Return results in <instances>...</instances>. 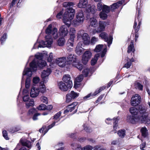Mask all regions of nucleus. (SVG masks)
<instances>
[{"label": "nucleus", "instance_id": "1", "mask_svg": "<svg viewBox=\"0 0 150 150\" xmlns=\"http://www.w3.org/2000/svg\"><path fill=\"white\" fill-rule=\"evenodd\" d=\"M75 10L71 8H67L64 14L62 20L65 25H62L59 29L60 35L65 37L68 34V30L70 27L71 20L74 18L75 15Z\"/></svg>", "mask_w": 150, "mask_h": 150}, {"label": "nucleus", "instance_id": "2", "mask_svg": "<svg viewBox=\"0 0 150 150\" xmlns=\"http://www.w3.org/2000/svg\"><path fill=\"white\" fill-rule=\"evenodd\" d=\"M142 20V16L141 15L140 9L137 10V15L135 17V19L133 26V29L135 31V40L136 42L139 37L138 32L140 28Z\"/></svg>", "mask_w": 150, "mask_h": 150}, {"label": "nucleus", "instance_id": "3", "mask_svg": "<svg viewBox=\"0 0 150 150\" xmlns=\"http://www.w3.org/2000/svg\"><path fill=\"white\" fill-rule=\"evenodd\" d=\"M67 64L70 65L72 64V66L76 68L80 71H81L83 68V65L80 62H76V56L74 54H69L67 57Z\"/></svg>", "mask_w": 150, "mask_h": 150}, {"label": "nucleus", "instance_id": "4", "mask_svg": "<svg viewBox=\"0 0 150 150\" xmlns=\"http://www.w3.org/2000/svg\"><path fill=\"white\" fill-rule=\"evenodd\" d=\"M30 68H27L24 71L23 74V76L27 75L29 72H31L32 71H36L38 67V61L33 60L30 63ZM32 75V73H31L30 76H31Z\"/></svg>", "mask_w": 150, "mask_h": 150}, {"label": "nucleus", "instance_id": "5", "mask_svg": "<svg viewBox=\"0 0 150 150\" xmlns=\"http://www.w3.org/2000/svg\"><path fill=\"white\" fill-rule=\"evenodd\" d=\"M85 16L83 12L82 11H80L76 13V20L73 22L74 26L78 25L80 23H83L85 20Z\"/></svg>", "mask_w": 150, "mask_h": 150}, {"label": "nucleus", "instance_id": "6", "mask_svg": "<svg viewBox=\"0 0 150 150\" xmlns=\"http://www.w3.org/2000/svg\"><path fill=\"white\" fill-rule=\"evenodd\" d=\"M79 95V93H76L73 91H71L70 93L66 95V102L69 103L73 101L78 97Z\"/></svg>", "mask_w": 150, "mask_h": 150}, {"label": "nucleus", "instance_id": "7", "mask_svg": "<svg viewBox=\"0 0 150 150\" xmlns=\"http://www.w3.org/2000/svg\"><path fill=\"white\" fill-rule=\"evenodd\" d=\"M141 101V97L137 94H136L133 96L131 100V104L133 106L138 105Z\"/></svg>", "mask_w": 150, "mask_h": 150}, {"label": "nucleus", "instance_id": "8", "mask_svg": "<svg viewBox=\"0 0 150 150\" xmlns=\"http://www.w3.org/2000/svg\"><path fill=\"white\" fill-rule=\"evenodd\" d=\"M139 120H140L139 117L137 116L128 115L127 116L126 120L127 122L133 124H135L138 122Z\"/></svg>", "mask_w": 150, "mask_h": 150}, {"label": "nucleus", "instance_id": "9", "mask_svg": "<svg viewBox=\"0 0 150 150\" xmlns=\"http://www.w3.org/2000/svg\"><path fill=\"white\" fill-rule=\"evenodd\" d=\"M92 56L91 52L89 50L86 51L82 55V62L84 64H86L88 62L89 59Z\"/></svg>", "mask_w": 150, "mask_h": 150}, {"label": "nucleus", "instance_id": "10", "mask_svg": "<svg viewBox=\"0 0 150 150\" xmlns=\"http://www.w3.org/2000/svg\"><path fill=\"white\" fill-rule=\"evenodd\" d=\"M99 26L97 28V32L98 33H101L105 30V27L109 25L108 22L105 21H99L98 23Z\"/></svg>", "mask_w": 150, "mask_h": 150}, {"label": "nucleus", "instance_id": "11", "mask_svg": "<svg viewBox=\"0 0 150 150\" xmlns=\"http://www.w3.org/2000/svg\"><path fill=\"white\" fill-rule=\"evenodd\" d=\"M63 82L68 85L70 88H71L73 86L72 82L71 80V77L69 74L64 75L62 78Z\"/></svg>", "mask_w": 150, "mask_h": 150}, {"label": "nucleus", "instance_id": "12", "mask_svg": "<svg viewBox=\"0 0 150 150\" xmlns=\"http://www.w3.org/2000/svg\"><path fill=\"white\" fill-rule=\"evenodd\" d=\"M66 58L64 57L59 58L56 59V62L58 65L61 67H64L67 64V62L66 61Z\"/></svg>", "mask_w": 150, "mask_h": 150}, {"label": "nucleus", "instance_id": "13", "mask_svg": "<svg viewBox=\"0 0 150 150\" xmlns=\"http://www.w3.org/2000/svg\"><path fill=\"white\" fill-rule=\"evenodd\" d=\"M138 110H139V112L140 113L139 117L140 119L144 116L146 117V115H147L146 112V110L144 106H142L140 105L137 107Z\"/></svg>", "mask_w": 150, "mask_h": 150}, {"label": "nucleus", "instance_id": "14", "mask_svg": "<svg viewBox=\"0 0 150 150\" xmlns=\"http://www.w3.org/2000/svg\"><path fill=\"white\" fill-rule=\"evenodd\" d=\"M83 43L85 45H89L90 43V38L87 33L81 34Z\"/></svg>", "mask_w": 150, "mask_h": 150}, {"label": "nucleus", "instance_id": "15", "mask_svg": "<svg viewBox=\"0 0 150 150\" xmlns=\"http://www.w3.org/2000/svg\"><path fill=\"white\" fill-rule=\"evenodd\" d=\"M58 86L59 89L62 91H66L68 90V89H70L69 87L68 86V85L62 81H60L58 84Z\"/></svg>", "mask_w": 150, "mask_h": 150}, {"label": "nucleus", "instance_id": "16", "mask_svg": "<svg viewBox=\"0 0 150 150\" xmlns=\"http://www.w3.org/2000/svg\"><path fill=\"white\" fill-rule=\"evenodd\" d=\"M113 121V129L114 130H115L117 129V127L118 126V120L117 118L114 117L113 118V119H111L110 118H108L106 119L105 120V122L106 123L108 124H110L109 123L107 122V121Z\"/></svg>", "mask_w": 150, "mask_h": 150}, {"label": "nucleus", "instance_id": "17", "mask_svg": "<svg viewBox=\"0 0 150 150\" xmlns=\"http://www.w3.org/2000/svg\"><path fill=\"white\" fill-rule=\"evenodd\" d=\"M89 26L91 27L96 28L98 26V21L96 19L94 18H89Z\"/></svg>", "mask_w": 150, "mask_h": 150}, {"label": "nucleus", "instance_id": "18", "mask_svg": "<svg viewBox=\"0 0 150 150\" xmlns=\"http://www.w3.org/2000/svg\"><path fill=\"white\" fill-rule=\"evenodd\" d=\"M20 142L23 146H25L29 149H30L32 147L31 142L29 141L24 140L23 139H21Z\"/></svg>", "mask_w": 150, "mask_h": 150}, {"label": "nucleus", "instance_id": "19", "mask_svg": "<svg viewBox=\"0 0 150 150\" xmlns=\"http://www.w3.org/2000/svg\"><path fill=\"white\" fill-rule=\"evenodd\" d=\"M122 4V1H120L115 3L110 6V9L112 12L115 11L116 9L118 8Z\"/></svg>", "mask_w": 150, "mask_h": 150}, {"label": "nucleus", "instance_id": "20", "mask_svg": "<svg viewBox=\"0 0 150 150\" xmlns=\"http://www.w3.org/2000/svg\"><path fill=\"white\" fill-rule=\"evenodd\" d=\"M135 49L134 45V41L132 40L130 42V44L127 48V52L128 53L132 52L134 54Z\"/></svg>", "mask_w": 150, "mask_h": 150}, {"label": "nucleus", "instance_id": "21", "mask_svg": "<svg viewBox=\"0 0 150 150\" xmlns=\"http://www.w3.org/2000/svg\"><path fill=\"white\" fill-rule=\"evenodd\" d=\"M38 91L37 88L33 87L31 89L30 93V96L32 98H35L38 95Z\"/></svg>", "mask_w": 150, "mask_h": 150}, {"label": "nucleus", "instance_id": "22", "mask_svg": "<svg viewBox=\"0 0 150 150\" xmlns=\"http://www.w3.org/2000/svg\"><path fill=\"white\" fill-rule=\"evenodd\" d=\"M49 75V74L47 73L45 70H43L41 76L44 83H46L47 81V79L48 78V76Z\"/></svg>", "mask_w": 150, "mask_h": 150}, {"label": "nucleus", "instance_id": "23", "mask_svg": "<svg viewBox=\"0 0 150 150\" xmlns=\"http://www.w3.org/2000/svg\"><path fill=\"white\" fill-rule=\"evenodd\" d=\"M96 7L94 5L88 6V7H87L86 9V11L88 13H91L92 14L95 13L96 11Z\"/></svg>", "mask_w": 150, "mask_h": 150}, {"label": "nucleus", "instance_id": "24", "mask_svg": "<svg viewBox=\"0 0 150 150\" xmlns=\"http://www.w3.org/2000/svg\"><path fill=\"white\" fill-rule=\"evenodd\" d=\"M21 130V127L19 125H16L10 128L8 131L12 133H14Z\"/></svg>", "mask_w": 150, "mask_h": 150}, {"label": "nucleus", "instance_id": "25", "mask_svg": "<svg viewBox=\"0 0 150 150\" xmlns=\"http://www.w3.org/2000/svg\"><path fill=\"white\" fill-rule=\"evenodd\" d=\"M88 3L87 0H80L78 6L79 8H85L87 6Z\"/></svg>", "mask_w": 150, "mask_h": 150}, {"label": "nucleus", "instance_id": "26", "mask_svg": "<svg viewBox=\"0 0 150 150\" xmlns=\"http://www.w3.org/2000/svg\"><path fill=\"white\" fill-rule=\"evenodd\" d=\"M140 132L142 137L144 138L148 136V130L145 127H142L140 130Z\"/></svg>", "mask_w": 150, "mask_h": 150}, {"label": "nucleus", "instance_id": "27", "mask_svg": "<svg viewBox=\"0 0 150 150\" xmlns=\"http://www.w3.org/2000/svg\"><path fill=\"white\" fill-rule=\"evenodd\" d=\"M129 111L132 115L135 116H137L139 112V110H138L137 108L135 107L130 108Z\"/></svg>", "mask_w": 150, "mask_h": 150}, {"label": "nucleus", "instance_id": "28", "mask_svg": "<svg viewBox=\"0 0 150 150\" xmlns=\"http://www.w3.org/2000/svg\"><path fill=\"white\" fill-rule=\"evenodd\" d=\"M46 41L44 43H46V44L49 46H51L53 40L51 36L49 35H46L45 37Z\"/></svg>", "mask_w": 150, "mask_h": 150}, {"label": "nucleus", "instance_id": "29", "mask_svg": "<svg viewBox=\"0 0 150 150\" xmlns=\"http://www.w3.org/2000/svg\"><path fill=\"white\" fill-rule=\"evenodd\" d=\"M100 57L99 54H95L94 58H93L91 61V65L92 66L94 65L96 63L98 60V58Z\"/></svg>", "mask_w": 150, "mask_h": 150}, {"label": "nucleus", "instance_id": "30", "mask_svg": "<svg viewBox=\"0 0 150 150\" xmlns=\"http://www.w3.org/2000/svg\"><path fill=\"white\" fill-rule=\"evenodd\" d=\"M146 117L144 116L140 119V120L142 123H147L148 124H150V117L148 118V115H146Z\"/></svg>", "mask_w": 150, "mask_h": 150}, {"label": "nucleus", "instance_id": "31", "mask_svg": "<svg viewBox=\"0 0 150 150\" xmlns=\"http://www.w3.org/2000/svg\"><path fill=\"white\" fill-rule=\"evenodd\" d=\"M47 64L46 62L43 60L42 61H38V67L39 69H42Z\"/></svg>", "mask_w": 150, "mask_h": 150}, {"label": "nucleus", "instance_id": "32", "mask_svg": "<svg viewBox=\"0 0 150 150\" xmlns=\"http://www.w3.org/2000/svg\"><path fill=\"white\" fill-rule=\"evenodd\" d=\"M110 8L109 6L105 5H103L102 10L103 12L108 13L110 12Z\"/></svg>", "mask_w": 150, "mask_h": 150}, {"label": "nucleus", "instance_id": "33", "mask_svg": "<svg viewBox=\"0 0 150 150\" xmlns=\"http://www.w3.org/2000/svg\"><path fill=\"white\" fill-rule=\"evenodd\" d=\"M117 134L120 137L124 138L126 135V130L125 129H121L118 131Z\"/></svg>", "mask_w": 150, "mask_h": 150}, {"label": "nucleus", "instance_id": "34", "mask_svg": "<svg viewBox=\"0 0 150 150\" xmlns=\"http://www.w3.org/2000/svg\"><path fill=\"white\" fill-rule=\"evenodd\" d=\"M83 50V49L81 47L77 46L75 49V52L77 54L80 55L82 53Z\"/></svg>", "mask_w": 150, "mask_h": 150}, {"label": "nucleus", "instance_id": "35", "mask_svg": "<svg viewBox=\"0 0 150 150\" xmlns=\"http://www.w3.org/2000/svg\"><path fill=\"white\" fill-rule=\"evenodd\" d=\"M57 122H57H53L52 124L48 126L47 128L46 127V128L45 129L44 132V134H45L48 131L49 129H51L55 125V123L56 122Z\"/></svg>", "mask_w": 150, "mask_h": 150}, {"label": "nucleus", "instance_id": "36", "mask_svg": "<svg viewBox=\"0 0 150 150\" xmlns=\"http://www.w3.org/2000/svg\"><path fill=\"white\" fill-rule=\"evenodd\" d=\"M100 37L102 39H104L106 41L108 40V34L105 32H102L99 35Z\"/></svg>", "mask_w": 150, "mask_h": 150}, {"label": "nucleus", "instance_id": "37", "mask_svg": "<svg viewBox=\"0 0 150 150\" xmlns=\"http://www.w3.org/2000/svg\"><path fill=\"white\" fill-rule=\"evenodd\" d=\"M64 37L62 36L60 37L58 40V45L60 46H62L64 45L65 41V39Z\"/></svg>", "mask_w": 150, "mask_h": 150}, {"label": "nucleus", "instance_id": "38", "mask_svg": "<svg viewBox=\"0 0 150 150\" xmlns=\"http://www.w3.org/2000/svg\"><path fill=\"white\" fill-rule=\"evenodd\" d=\"M84 130L87 133H90L93 132V130L91 128L87 126L86 125L84 124L83 125Z\"/></svg>", "mask_w": 150, "mask_h": 150}, {"label": "nucleus", "instance_id": "39", "mask_svg": "<svg viewBox=\"0 0 150 150\" xmlns=\"http://www.w3.org/2000/svg\"><path fill=\"white\" fill-rule=\"evenodd\" d=\"M61 112L60 111L54 115L53 119H54L56 120V121H54V122H57H57H58V121H59L60 120V119L59 118V117L61 115Z\"/></svg>", "mask_w": 150, "mask_h": 150}, {"label": "nucleus", "instance_id": "40", "mask_svg": "<svg viewBox=\"0 0 150 150\" xmlns=\"http://www.w3.org/2000/svg\"><path fill=\"white\" fill-rule=\"evenodd\" d=\"M7 38V34L5 33H4L1 38V44L3 45L5 41Z\"/></svg>", "mask_w": 150, "mask_h": 150}, {"label": "nucleus", "instance_id": "41", "mask_svg": "<svg viewBox=\"0 0 150 150\" xmlns=\"http://www.w3.org/2000/svg\"><path fill=\"white\" fill-rule=\"evenodd\" d=\"M99 16L103 20H105L107 18L108 15L106 13L102 11L100 13Z\"/></svg>", "mask_w": 150, "mask_h": 150}, {"label": "nucleus", "instance_id": "42", "mask_svg": "<svg viewBox=\"0 0 150 150\" xmlns=\"http://www.w3.org/2000/svg\"><path fill=\"white\" fill-rule=\"evenodd\" d=\"M103 47V45H97L94 49V51L96 52H100L102 49Z\"/></svg>", "mask_w": 150, "mask_h": 150}, {"label": "nucleus", "instance_id": "43", "mask_svg": "<svg viewBox=\"0 0 150 150\" xmlns=\"http://www.w3.org/2000/svg\"><path fill=\"white\" fill-rule=\"evenodd\" d=\"M30 84V78H27L25 80V87L27 89L29 88Z\"/></svg>", "mask_w": 150, "mask_h": 150}, {"label": "nucleus", "instance_id": "44", "mask_svg": "<svg viewBox=\"0 0 150 150\" xmlns=\"http://www.w3.org/2000/svg\"><path fill=\"white\" fill-rule=\"evenodd\" d=\"M2 133L3 137L6 140H8L9 139V138L7 132L6 130H3Z\"/></svg>", "mask_w": 150, "mask_h": 150}, {"label": "nucleus", "instance_id": "45", "mask_svg": "<svg viewBox=\"0 0 150 150\" xmlns=\"http://www.w3.org/2000/svg\"><path fill=\"white\" fill-rule=\"evenodd\" d=\"M74 5V3L72 2H65L63 3V6L64 7H70L71 6H72Z\"/></svg>", "mask_w": 150, "mask_h": 150}, {"label": "nucleus", "instance_id": "46", "mask_svg": "<svg viewBox=\"0 0 150 150\" xmlns=\"http://www.w3.org/2000/svg\"><path fill=\"white\" fill-rule=\"evenodd\" d=\"M90 71V69L88 68L84 69L82 71V73L84 76L85 77L88 76Z\"/></svg>", "mask_w": 150, "mask_h": 150}, {"label": "nucleus", "instance_id": "47", "mask_svg": "<svg viewBox=\"0 0 150 150\" xmlns=\"http://www.w3.org/2000/svg\"><path fill=\"white\" fill-rule=\"evenodd\" d=\"M37 112V110L35 108H33L29 110L28 111V114L29 115H33V114H35V113H36V112Z\"/></svg>", "mask_w": 150, "mask_h": 150}, {"label": "nucleus", "instance_id": "48", "mask_svg": "<svg viewBox=\"0 0 150 150\" xmlns=\"http://www.w3.org/2000/svg\"><path fill=\"white\" fill-rule=\"evenodd\" d=\"M35 57L38 60L37 61H42L43 60V56L42 54H39L35 55Z\"/></svg>", "mask_w": 150, "mask_h": 150}, {"label": "nucleus", "instance_id": "49", "mask_svg": "<svg viewBox=\"0 0 150 150\" xmlns=\"http://www.w3.org/2000/svg\"><path fill=\"white\" fill-rule=\"evenodd\" d=\"M37 108L39 110H45L46 109V106L44 104H42L37 107Z\"/></svg>", "mask_w": 150, "mask_h": 150}, {"label": "nucleus", "instance_id": "50", "mask_svg": "<svg viewBox=\"0 0 150 150\" xmlns=\"http://www.w3.org/2000/svg\"><path fill=\"white\" fill-rule=\"evenodd\" d=\"M74 106L71 107H68L69 110L70 112H71L75 109L76 106L77 105L78 103L76 102H74Z\"/></svg>", "mask_w": 150, "mask_h": 150}, {"label": "nucleus", "instance_id": "51", "mask_svg": "<svg viewBox=\"0 0 150 150\" xmlns=\"http://www.w3.org/2000/svg\"><path fill=\"white\" fill-rule=\"evenodd\" d=\"M74 42L71 41L70 40H68L66 44L67 46L68 47H73Z\"/></svg>", "mask_w": 150, "mask_h": 150}, {"label": "nucleus", "instance_id": "52", "mask_svg": "<svg viewBox=\"0 0 150 150\" xmlns=\"http://www.w3.org/2000/svg\"><path fill=\"white\" fill-rule=\"evenodd\" d=\"M26 107L27 108H29L30 106H33L34 105V101H31L30 102L26 103Z\"/></svg>", "mask_w": 150, "mask_h": 150}, {"label": "nucleus", "instance_id": "53", "mask_svg": "<svg viewBox=\"0 0 150 150\" xmlns=\"http://www.w3.org/2000/svg\"><path fill=\"white\" fill-rule=\"evenodd\" d=\"M41 100L44 103L47 104L48 103V99L45 96H42L41 97Z\"/></svg>", "mask_w": 150, "mask_h": 150}, {"label": "nucleus", "instance_id": "54", "mask_svg": "<svg viewBox=\"0 0 150 150\" xmlns=\"http://www.w3.org/2000/svg\"><path fill=\"white\" fill-rule=\"evenodd\" d=\"M37 89L38 91V94L39 92H41L43 93L46 91V89L44 87H40L38 88H37Z\"/></svg>", "mask_w": 150, "mask_h": 150}, {"label": "nucleus", "instance_id": "55", "mask_svg": "<svg viewBox=\"0 0 150 150\" xmlns=\"http://www.w3.org/2000/svg\"><path fill=\"white\" fill-rule=\"evenodd\" d=\"M93 149L92 146L90 145H88L85 146L83 150H92Z\"/></svg>", "mask_w": 150, "mask_h": 150}, {"label": "nucleus", "instance_id": "56", "mask_svg": "<svg viewBox=\"0 0 150 150\" xmlns=\"http://www.w3.org/2000/svg\"><path fill=\"white\" fill-rule=\"evenodd\" d=\"M53 59V53L52 52L50 53V55L48 57L47 59V62H51L52 61Z\"/></svg>", "mask_w": 150, "mask_h": 150}, {"label": "nucleus", "instance_id": "57", "mask_svg": "<svg viewBox=\"0 0 150 150\" xmlns=\"http://www.w3.org/2000/svg\"><path fill=\"white\" fill-rule=\"evenodd\" d=\"M137 86L138 88L141 91H142L143 90V85L141 84L139 82H137Z\"/></svg>", "mask_w": 150, "mask_h": 150}, {"label": "nucleus", "instance_id": "58", "mask_svg": "<svg viewBox=\"0 0 150 150\" xmlns=\"http://www.w3.org/2000/svg\"><path fill=\"white\" fill-rule=\"evenodd\" d=\"M103 6L101 3H99L97 5V8L98 11H100L101 10H102Z\"/></svg>", "mask_w": 150, "mask_h": 150}, {"label": "nucleus", "instance_id": "59", "mask_svg": "<svg viewBox=\"0 0 150 150\" xmlns=\"http://www.w3.org/2000/svg\"><path fill=\"white\" fill-rule=\"evenodd\" d=\"M70 38L68 40H70V41L74 42V39L75 38V35L74 34H70Z\"/></svg>", "mask_w": 150, "mask_h": 150}, {"label": "nucleus", "instance_id": "60", "mask_svg": "<svg viewBox=\"0 0 150 150\" xmlns=\"http://www.w3.org/2000/svg\"><path fill=\"white\" fill-rule=\"evenodd\" d=\"M30 98L28 95H25L23 97V99L24 102L28 101L29 100Z\"/></svg>", "mask_w": 150, "mask_h": 150}, {"label": "nucleus", "instance_id": "61", "mask_svg": "<svg viewBox=\"0 0 150 150\" xmlns=\"http://www.w3.org/2000/svg\"><path fill=\"white\" fill-rule=\"evenodd\" d=\"M131 64L130 62L128 61L127 63L125 64L124 67H125L127 69L129 68L131 66Z\"/></svg>", "mask_w": 150, "mask_h": 150}, {"label": "nucleus", "instance_id": "62", "mask_svg": "<svg viewBox=\"0 0 150 150\" xmlns=\"http://www.w3.org/2000/svg\"><path fill=\"white\" fill-rule=\"evenodd\" d=\"M146 146V143L145 142L142 143L140 145V148L142 150H145L144 148Z\"/></svg>", "mask_w": 150, "mask_h": 150}, {"label": "nucleus", "instance_id": "63", "mask_svg": "<svg viewBox=\"0 0 150 150\" xmlns=\"http://www.w3.org/2000/svg\"><path fill=\"white\" fill-rule=\"evenodd\" d=\"M40 79L38 77H35L33 78V83L37 84L38 83Z\"/></svg>", "mask_w": 150, "mask_h": 150}, {"label": "nucleus", "instance_id": "64", "mask_svg": "<svg viewBox=\"0 0 150 150\" xmlns=\"http://www.w3.org/2000/svg\"><path fill=\"white\" fill-rule=\"evenodd\" d=\"M40 115V114L38 113H35L33 117V120H37V117Z\"/></svg>", "mask_w": 150, "mask_h": 150}]
</instances>
